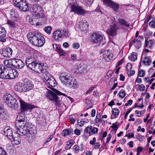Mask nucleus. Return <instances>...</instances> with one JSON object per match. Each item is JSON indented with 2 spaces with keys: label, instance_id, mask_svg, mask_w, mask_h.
Returning <instances> with one entry per match:
<instances>
[{
  "label": "nucleus",
  "instance_id": "54",
  "mask_svg": "<svg viewBox=\"0 0 155 155\" xmlns=\"http://www.w3.org/2000/svg\"><path fill=\"white\" fill-rule=\"evenodd\" d=\"M87 121H84L83 120H81L80 121L79 120H78V123L79 125V126H82L83 125H84V122H87Z\"/></svg>",
  "mask_w": 155,
  "mask_h": 155
},
{
  "label": "nucleus",
  "instance_id": "52",
  "mask_svg": "<svg viewBox=\"0 0 155 155\" xmlns=\"http://www.w3.org/2000/svg\"><path fill=\"white\" fill-rule=\"evenodd\" d=\"M132 65L130 63H128L126 66V69L127 71H129L132 68Z\"/></svg>",
  "mask_w": 155,
  "mask_h": 155
},
{
  "label": "nucleus",
  "instance_id": "43",
  "mask_svg": "<svg viewBox=\"0 0 155 155\" xmlns=\"http://www.w3.org/2000/svg\"><path fill=\"white\" fill-rule=\"evenodd\" d=\"M92 127V126H89L87 127L84 129V133L88 134L89 136L92 135L91 130Z\"/></svg>",
  "mask_w": 155,
  "mask_h": 155
},
{
  "label": "nucleus",
  "instance_id": "3",
  "mask_svg": "<svg viewBox=\"0 0 155 155\" xmlns=\"http://www.w3.org/2000/svg\"><path fill=\"white\" fill-rule=\"evenodd\" d=\"M52 90L54 91L48 90L47 92V97L48 99L53 101V103H54L56 105H59L60 102L59 101V98L57 95H62L64 96H66V95L56 89H52Z\"/></svg>",
  "mask_w": 155,
  "mask_h": 155
},
{
  "label": "nucleus",
  "instance_id": "21",
  "mask_svg": "<svg viewBox=\"0 0 155 155\" xmlns=\"http://www.w3.org/2000/svg\"><path fill=\"white\" fill-rule=\"evenodd\" d=\"M6 31L4 28L0 26V41L4 42L6 41Z\"/></svg>",
  "mask_w": 155,
  "mask_h": 155
},
{
  "label": "nucleus",
  "instance_id": "16",
  "mask_svg": "<svg viewBox=\"0 0 155 155\" xmlns=\"http://www.w3.org/2000/svg\"><path fill=\"white\" fill-rule=\"evenodd\" d=\"M66 86L73 89H77L79 87V84L76 80L72 78L71 79Z\"/></svg>",
  "mask_w": 155,
  "mask_h": 155
},
{
  "label": "nucleus",
  "instance_id": "11",
  "mask_svg": "<svg viewBox=\"0 0 155 155\" xmlns=\"http://www.w3.org/2000/svg\"><path fill=\"white\" fill-rule=\"evenodd\" d=\"M23 82V87L24 88V92L28 91L31 89L33 87V85L31 81L27 78H23L22 79Z\"/></svg>",
  "mask_w": 155,
  "mask_h": 155
},
{
  "label": "nucleus",
  "instance_id": "45",
  "mask_svg": "<svg viewBox=\"0 0 155 155\" xmlns=\"http://www.w3.org/2000/svg\"><path fill=\"white\" fill-rule=\"evenodd\" d=\"M7 24L12 28H14L15 25V23L14 21L9 20L7 21Z\"/></svg>",
  "mask_w": 155,
  "mask_h": 155
},
{
  "label": "nucleus",
  "instance_id": "17",
  "mask_svg": "<svg viewBox=\"0 0 155 155\" xmlns=\"http://www.w3.org/2000/svg\"><path fill=\"white\" fill-rule=\"evenodd\" d=\"M78 25L79 28L82 32L85 33L87 31L88 24L85 20L80 21Z\"/></svg>",
  "mask_w": 155,
  "mask_h": 155
},
{
  "label": "nucleus",
  "instance_id": "50",
  "mask_svg": "<svg viewBox=\"0 0 155 155\" xmlns=\"http://www.w3.org/2000/svg\"><path fill=\"white\" fill-rule=\"evenodd\" d=\"M145 75V72L143 70L140 71L138 73V75L140 77H143Z\"/></svg>",
  "mask_w": 155,
  "mask_h": 155
},
{
  "label": "nucleus",
  "instance_id": "56",
  "mask_svg": "<svg viewBox=\"0 0 155 155\" xmlns=\"http://www.w3.org/2000/svg\"><path fill=\"white\" fill-rule=\"evenodd\" d=\"M139 86V89L140 91H143L145 89V86H144L143 84H141L140 85H137Z\"/></svg>",
  "mask_w": 155,
  "mask_h": 155
},
{
  "label": "nucleus",
  "instance_id": "55",
  "mask_svg": "<svg viewBox=\"0 0 155 155\" xmlns=\"http://www.w3.org/2000/svg\"><path fill=\"white\" fill-rule=\"evenodd\" d=\"M96 142V138L95 137H94L93 138L92 140H91L90 141L89 143L90 144H91L92 145H93L95 144Z\"/></svg>",
  "mask_w": 155,
  "mask_h": 155
},
{
  "label": "nucleus",
  "instance_id": "8",
  "mask_svg": "<svg viewBox=\"0 0 155 155\" xmlns=\"http://www.w3.org/2000/svg\"><path fill=\"white\" fill-rule=\"evenodd\" d=\"M40 2L39 1H37L36 4L32 6V11L34 13L37 12L35 15H38L41 18L44 17L43 11L42 10L41 6L40 5Z\"/></svg>",
  "mask_w": 155,
  "mask_h": 155
},
{
  "label": "nucleus",
  "instance_id": "35",
  "mask_svg": "<svg viewBox=\"0 0 155 155\" xmlns=\"http://www.w3.org/2000/svg\"><path fill=\"white\" fill-rule=\"evenodd\" d=\"M17 120L18 121H25L26 118L25 116L24 113L23 112L21 111V112L19 114L17 117Z\"/></svg>",
  "mask_w": 155,
  "mask_h": 155
},
{
  "label": "nucleus",
  "instance_id": "24",
  "mask_svg": "<svg viewBox=\"0 0 155 155\" xmlns=\"http://www.w3.org/2000/svg\"><path fill=\"white\" fill-rule=\"evenodd\" d=\"M53 38L55 39L59 38H62V31L61 29H59L55 31L53 34Z\"/></svg>",
  "mask_w": 155,
  "mask_h": 155
},
{
  "label": "nucleus",
  "instance_id": "26",
  "mask_svg": "<svg viewBox=\"0 0 155 155\" xmlns=\"http://www.w3.org/2000/svg\"><path fill=\"white\" fill-rule=\"evenodd\" d=\"M9 71H8L7 69H4L3 71H2L1 73L0 74V78L3 79H8L9 78Z\"/></svg>",
  "mask_w": 155,
  "mask_h": 155
},
{
  "label": "nucleus",
  "instance_id": "1",
  "mask_svg": "<svg viewBox=\"0 0 155 155\" xmlns=\"http://www.w3.org/2000/svg\"><path fill=\"white\" fill-rule=\"evenodd\" d=\"M15 133L21 136L27 135L30 137H32L34 134L29 127V124L26 123V121H16L15 123Z\"/></svg>",
  "mask_w": 155,
  "mask_h": 155
},
{
  "label": "nucleus",
  "instance_id": "20",
  "mask_svg": "<svg viewBox=\"0 0 155 155\" xmlns=\"http://www.w3.org/2000/svg\"><path fill=\"white\" fill-rule=\"evenodd\" d=\"M13 67L18 69L22 68L24 66L25 64L22 61L18 59H14Z\"/></svg>",
  "mask_w": 155,
  "mask_h": 155
},
{
  "label": "nucleus",
  "instance_id": "7",
  "mask_svg": "<svg viewBox=\"0 0 155 155\" xmlns=\"http://www.w3.org/2000/svg\"><path fill=\"white\" fill-rule=\"evenodd\" d=\"M12 2L15 6L19 8L22 11H27L28 6V4L27 3L26 1H20L19 2H17V1H12Z\"/></svg>",
  "mask_w": 155,
  "mask_h": 155
},
{
  "label": "nucleus",
  "instance_id": "46",
  "mask_svg": "<svg viewBox=\"0 0 155 155\" xmlns=\"http://www.w3.org/2000/svg\"><path fill=\"white\" fill-rule=\"evenodd\" d=\"M4 109L1 106L0 107V118L3 119L5 115Z\"/></svg>",
  "mask_w": 155,
  "mask_h": 155
},
{
  "label": "nucleus",
  "instance_id": "32",
  "mask_svg": "<svg viewBox=\"0 0 155 155\" xmlns=\"http://www.w3.org/2000/svg\"><path fill=\"white\" fill-rule=\"evenodd\" d=\"M116 22L117 23H119L121 25H123L127 27H129L130 26L129 24L123 19L118 18Z\"/></svg>",
  "mask_w": 155,
  "mask_h": 155
},
{
  "label": "nucleus",
  "instance_id": "12",
  "mask_svg": "<svg viewBox=\"0 0 155 155\" xmlns=\"http://www.w3.org/2000/svg\"><path fill=\"white\" fill-rule=\"evenodd\" d=\"M103 53V57L107 61H109L112 59L113 54L110 50H101V54Z\"/></svg>",
  "mask_w": 155,
  "mask_h": 155
},
{
  "label": "nucleus",
  "instance_id": "23",
  "mask_svg": "<svg viewBox=\"0 0 155 155\" xmlns=\"http://www.w3.org/2000/svg\"><path fill=\"white\" fill-rule=\"evenodd\" d=\"M40 18L39 15H34L31 17L29 19V22L32 25H37L38 23V18Z\"/></svg>",
  "mask_w": 155,
  "mask_h": 155
},
{
  "label": "nucleus",
  "instance_id": "53",
  "mask_svg": "<svg viewBox=\"0 0 155 155\" xmlns=\"http://www.w3.org/2000/svg\"><path fill=\"white\" fill-rule=\"evenodd\" d=\"M149 25L153 28H155V21H150L149 23Z\"/></svg>",
  "mask_w": 155,
  "mask_h": 155
},
{
  "label": "nucleus",
  "instance_id": "37",
  "mask_svg": "<svg viewBox=\"0 0 155 155\" xmlns=\"http://www.w3.org/2000/svg\"><path fill=\"white\" fill-rule=\"evenodd\" d=\"M151 63V61L149 57H146L142 61V64L144 65L148 66Z\"/></svg>",
  "mask_w": 155,
  "mask_h": 155
},
{
  "label": "nucleus",
  "instance_id": "40",
  "mask_svg": "<svg viewBox=\"0 0 155 155\" xmlns=\"http://www.w3.org/2000/svg\"><path fill=\"white\" fill-rule=\"evenodd\" d=\"M153 44V40H150L149 41L146 40L144 47L145 48H150Z\"/></svg>",
  "mask_w": 155,
  "mask_h": 155
},
{
  "label": "nucleus",
  "instance_id": "14",
  "mask_svg": "<svg viewBox=\"0 0 155 155\" xmlns=\"http://www.w3.org/2000/svg\"><path fill=\"white\" fill-rule=\"evenodd\" d=\"M19 101L20 103L21 108L23 112L31 110L35 107L34 105L26 103L20 98H19Z\"/></svg>",
  "mask_w": 155,
  "mask_h": 155
},
{
  "label": "nucleus",
  "instance_id": "38",
  "mask_svg": "<svg viewBox=\"0 0 155 155\" xmlns=\"http://www.w3.org/2000/svg\"><path fill=\"white\" fill-rule=\"evenodd\" d=\"M12 143L14 144L18 145L21 143V139L19 137H15L12 139Z\"/></svg>",
  "mask_w": 155,
  "mask_h": 155
},
{
  "label": "nucleus",
  "instance_id": "42",
  "mask_svg": "<svg viewBox=\"0 0 155 155\" xmlns=\"http://www.w3.org/2000/svg\"><path fill=\"white\" fill-rule=\"evenodd\" d=\"M101 115L98 113H97L96 114L95 121L96 123H101L104 121L103 120L101 119Z\"/></svg>",
  "mask_w": 155,
  "mask_h": 155
},
{
  "label": "nucleus",
  "instance_id": "48",
  "mask_svg": "<svg viewBox=\"0 0 155 155\" xmlns=\"http://www.w3.org/2000/svg\"><path fill=\"white\" fill-rule=\"evenodd\" d=\"M91 134L92 135L93 134H95L97 133L98 131V129L97 127H92L91 128Z\"/></svg>",
  "mask_w": 155,
  "mask_h": 155
},
{
  "label": "nucleus",
  "instance_id": "6",
  "mask_svg": "<svg viewBox=\"0 0 155 155\" xmlns=\"http://www.w3.org/2000/svg\"><path fill=\"white\" fill-rule=\"evenodd\" d=\"M71 11L79 15H82L86 13V11L84 10L82 7L78 5H76L74 2L71 4Z\"/></svg>",
  "mask_w": 155,
  "mask_h": 155
},
{
  "label": "nucleus",
  "instance_id": "4",
  "mask_svg": "<svg viewBox=\"0 0 155 155\" xmlns=\"http://www.w3.org/2000/svg\"><path fill=\"white\" fill-rule=\"evenodd\" d=\"M3 99L6 104L12 108H17L19 106L18 102L9 93H7L4 94Z\"/></svg>",
  "mask_w": 155,
  "mask_h": 155
},
{
  "label": "nucleus",
  "instance_id": "41",
  "mask_svg": "<svg viewBox=\"0 0 155 155\" xmlns=\"http://www.w3.org/2000/svg\"><path fill=\"white\" fill-rule=\"evenodd\" d=\"M74 141L72 140H68L67 144V145L65 147V148L66 150L70 149L73 144H74Z\"/></svg>",
  "mask_w": 155,
  "mask_h": 155
},
{
  "label": "nucleus",
  "instance_id": "2",
  "mask_svg": "<svg viewBox=\"0 0 155 155\" xmlns=\"http://www.w3.org/2000/svg\"><path fill=\"white\" fill-rule=\"evenodd\" d=\"M27 37L31 42L36 46L42 47L45 43L44 38L38 31L29 32Z\"/></svg>",
  "mask_w": 155,
  "mask_h": 155
},
{
  "label": "nucleus",
  "instance_id": "29",
  "mask_svg": "<svg viewBox=\"0 0 155 155\" xmlns=\"http://www.w3.org/2000/svg\"><path fill=\"white\" fill-rule=\"evenodd\" d=\"M119 113L120 111L117 108H115L112 109L111 119H113L117 118L118 116Z\"/></svg>",
  "mask_w": 155,
  "mask_h": 155
},
{
  "label": "nucleus",
  "instance_id": "64",
  "mask_svg": "<svg viewBox=\"0 0 155 155\" xmlns=\"http://www.w3.org/2000/svg\"><path fill=\"white\" fill-rule=\"evenodd\" d=\"M74 149L76 152H78L79 150V147L76 145L74 146Z\"/></svg>",
  "mask_w": 155,
  "mask_h": 155
},
{
  "label": "nucleus",
  "instance_id": "5",
  "mask_svg": "<svg viewBox=\"0 0 155 155\" xmlns=\"http://www.w3.org/2000/svg\"><path fill=\"white\" fill-rule=\"evenodd\" d=\"M43 80L48 88L51 90L55 89L53 87L57 85V83L54 78L50 74L46 73L44 75Z\"/></svg>",
  "mask_w": 155,
  "mask_h": 155
},
{
  "label": "nucleus",
  "instance_id": "31",
  "mask_svg": "<svg viewBox=\"0 0 155 155\" xmlns=\"http://www.w3.org/2000/svg\"><path fill=\"white\" fill-rule=\"evenodd\" d=\"M13 59L5 60L4 61L5 67L4 68L7 69L8 68H9L11 66L13 67Z\"/></svg>",
  "mask_w": 155,
  "mask_h": 155
},
{
  "label": "nucleus",
  "instance_id": "15",
  "mask_svg": "<svg viewBox=\"0 0 155 155\" xmlns=\"http://www.w3.org/2000/svg\"><path fill=\"white\" fill-rule=\"evenodd\" d=\"M103 4L112 8L115 11L117 12L119 8L118 5L112 1H103Z\"/></svg>",
  "mask_w": 155,
  "mask_h": 155
},
{
  "label": "nucleus",
  "instance_id": "61",
  "mask_svg": "<svg viewBox=\"0 0 155 155\" xmlns=\"http://www.w3.org/2000/svg\"><path fill=\"white\" fill-rule=\"evenodd\" d=\"M96 145H94V148L95 149H97L100 147L101 146V144L99 143H96Z\"/></svg>",
  "mask_w": 155,
  "mask_h": 155
},
{
  "label": "nucleus",
  "instance_id": "13",
  "mask_svg": "<svg viewBox=\"0 0 155 155\" xmlns=\"http://www.w3.org/2000/svg\"><path fill=\"white\" fill-rule=\"evenodd\" d=\"M103 38V35L98 33H93L91 35V41L94 43H100Z\"/></svg>",
  "mask_w": 155,
  "mask_h": 155
},
{
  "label": "nucleus",
  "instance_id": "47",
  "mask_svg": "<svg viewBox=\"0 0 155 155\" xmlns=\"http://www.w3.org/2000/svg\"><path fill=\"white\" fill-rule=\"evenodd\" d=\"M57 52L59 54L60 56H64L66 53L65 51L61 48L58 49Z\"/></svg>",
  "mask_w": 155,
  "mask_h": 155
},
{
  "label": "nucleus",
  "instance_id": "27",
  "mask_svg": "<svg viewBox=\"0 0 155 155\" xmlns=\"http://www.w3.org/2000/svg\"><path fill=\"white\" fill-rule=\"evenodd\" d=\"M18 75V73L15 70L9 71V79H12L17 77Z\"/></svg>",
  "mask_w": 155,
  "mask_h": 155
},
{
  "label": "nucleus",
  "instance_id": "10",
  "mask_svg": "<svg viewBox=\"0 0 155 155\" xmlns=\"http://www.w3.org/2000/svg\"><path fill=\"white\" fill-rule=\"evenodd\" d=\"M59 75L60 80L62 83L65 85L67 84L72 78L69 74L66 72H63L60 74Z\"/></svg>",
  "mask_w": 155,
  "mask_h": 155
},
{
  "label": "nucleus",
  "instance_id": "33",
  "mask_svg": "<svg viewBox=\"0 0 155 155\" xmlns=\"http://www.w3.org/2000/svg\"><path fill=\"white\" fill-rule=\"evenodd\" d=\"M133 45L137 49L141 47V41L140 39L139 40L138 38H135L133 40Z\"/></svg>",
  "mask_w": 155,
  "mask_h": 155
},
{
  "label": "nucleus",
  "instance_id": "25",
  "mask_svg": "<svg viewBox=\"0 0 155 155\" xmlns=\"http://www.w3.org/2000/svg\"><path fill=\"white\" fill-rule=\"evenodd\" d=\"M15 90L17 91L21 92H24L23 84L21 82L18 83L14 86Z\"/></svg>",
  "mask_w": 155,
  "mask_h": 155
},
{
  "label": "nucleus",
  "instance_id": "19",
  "mask_svg": "<svg viewBox=\"0 0 155 155\" xmlns=\"http://www.w3.org/2000/svg\"><path fill=\"white\" fill-rule=\"evenodd\" d=\"M12 49L8 47L2 49V54L4 57L9 58L12 56Z\"/></svg>",
  "mask_w": 155,
  "mask_h": 155
},
{
  "label": "nucleus",
  "instance_id": "36",
  "mask_svg": "<svg viewBox=\"0 0 155 155\" xmlns=\"http://www.w3.org/2000/svg\"><path fill=\"white\" fill-rule=\"evenodd\" d=\"M137 54L135 52H132L130 55L129 56L128 59L129 60L134 61L137 59Z\"/></svg>",
  "mask_w": 155,
  "mask_h": 155
},
{
  "label": "nucleus",
  "instance_id": "22",
  "mask_svg": "<svg viewBox=\"0 0 155 155\" xmlns=\"http://www.w3.org/2000/svg\"><path fill=\"white\" fill-rule=\"evenodd\" d=\"M39 66V63L36 62L35 61L29 65L28 67L31 70L37 73L38 71H39V70L38 69Z\"/></svg>",
  "mask_w": 155,
  "mask_h": 155
},
{
  "label": "nucleus",
  "instance_id": "59",
  "mask_svg": "<svg viewBox=\"0 0 155 155\" xmlns=\"http://www.w3.org/2000/svg\"><path fill=\"white\" fill-rule=\"evenodd\" d=\"M143 148L141 147H138L137 149V155H139L140 152L142 151Z\"/></svg>",
  "mask_w": 155,
  "mask_h": 155
},
{
  "label": "nucleus",
  "instance_id": "51",
  "mask_svg": "<svg viewBox=\"0 0 155 155\" xmlns=\"http://www.w3.org/2000/svg\"><path fill=\"white\" fill-rule=\"evenodd\" d=\"M80 47V45L78 43H74L73 44V48L75 49H77Z\"/></svg>",
  "mask_w": 155,
  "mask_h": 155
},
{
  "label": "nucleus",
  "instance_id": "28",
  "mask_svg": "<svg viewBox=\"0 0 155 155\" xmlns=\"http://www.w3.org/2000/svg\"><path fill=\"white\" fill-rule=\"evenodd\" d=\"M36 58L33 56V57H28L26 59L25 63L28 67L29 65L36 61Z\"/></svg>",
  "mask_w": 155,
  "mask_h": 155
},
{
  "label": "nucleus",
  "instance_id": "62",
  "mask_svg": "<svg viewBox=\"0 0 155 155\" xmlns=\"http://www.w3.org/2000/svg\"><path fill=\"white\" fill-rule=\"evenodd\" d=\"M135 113L137 117L142 116V114L139 111L136 110L135 111Z\"/></svg>",
  "mask_w": 155,
  "mask_h": 155
},
{
  "label": "nucleus",
  "instance_id": "60",
  "mask_svg": "<svg viewBox=\"0 0 155 155\" xmlns=\"http://www.w3.org/2000/svg\"><path fill=\"white\" fill-rule=\"evenodd\" d=\"M133 103V101L132 100H128L127 103L125 104V105L126 106H128L129 105H131Z\"/></svg>",
  "mask_w": 155,
  "mask_h": 155
},
{
  "label": "nucleus",
  "instance_id": "44",
  "mask_svg": "<svg viewBox=\"0 0 155 155\" xmlns=\"http://www.w3.org/2000/svg\"><path fill=\"white\" fill-rule=\"evenodd\" d=\"M44 30L47 34H50L52 30V28L51 26H46L44 28Z\"/></svg>",
  "mask_w": 155,
  "mask_h": 155
},
{
  "label": "nucleus",
  "instance_id": "57",
  "mask_svg": "<svg viewBox=\"0 0 155 155\" xmlns=\"http://www.w3.org/2000/svg\"><path fill=\"white\" fill-rule=\"evenodd\" d=\"M119 95L120 97H121L122 98H124L125 95V92L124 91H121L119 93Z\"/></svg>",
  "mask_w": 155,
  "mask_h": 155
},
{
  "label": "nucleus",
  "instance_id": "39",
  "mask_svg": "<svg viewBox=\"0 0 155 155\" xmlns=\"http://www.w3.org/2000/svg\"><path fill=\"white\" fill-rule=\"evenodd\" d=\"M71 129H67L64 130L62 133V135L64 137H66L71 134Z\"/></svg>",
  "mask_w": 155,
  "mask_h": 155
},
{
  "label": "nucleus",
  "instance_id": "58",
  "mask_svg": "<svg viewBox=\"0 0 155 155\" xmlns=\"http://www.w3.org/2000/svg\"><path fill=\"white\" fill-rule=\"evenodd\" d=\"M74 133L77 135H79L81 134V131L79 130L76 129L74 130Z\"/></svg>",
  "mask_w": 155,
  "mask_h": 155
},
{
  "label": "nucleus",
  "instance_id": "18",
  "mask_svg": "<svg viewBox=\"0 0 155 155\" xmlns=\"http://www.w3.org/2000/svg\"><path fill=\"white\" fill-rule=\"evenodd\" d=\"M3 134L6 136L8 139L10 140H12L13 138V134L12 130L9 127H5L3 130Z\"/></svg>",
  "mask_w": 155,
  "mask_h": 155
},
{
  "label": "nucleus",
  "instance_id": "49",
  "mask_svg": "<svg viewBox=\"0 0 155 155\" xmlns=\"http://www.w3.org/2000/svg\"><path fill=\"white\" fill-rule=\"evenodd\" d=\"M0 155H6V152L4 149L0 147Z\"/></svg>",
  "mask_w": 155,
  "mask_h": 155
},
{
  "label": "nucleus",
  "instance_id": "34",
  "mask_svg": "<svg viewBox=\"0 0 155 155\" xmlns=\"http://www.w3.org/2000/svg\"><path fill=\"white\" fill-rule=\"evenodd\" d=\"M61 30L62 31V38L64 37L67 38L69 37L70 34L68 29L63 28L61 29Z\"/></svg>",
  "mask_w": 155,
  "mask_h": 155
},
{
  "label": "nucleus",
  "instance_id": "30",
  "mask_svg": "<svg viewBox=\"0 0 155 155\" xmlns=\"http://www.w3.org/2000/svg\"><path fill=\"white\" fill-rule=\"evenodd\" d=\"M39 67L38 68V69L39 70V71H38L37 73H40L42 72V73H44L46 72V70L48 68V66L46 65V64H44L41 63H39Z\"/></svg>",
  "mask_w": 155,
  "mask_h": 155
},
{
  "label": "nucleus",
  "instance_id": "63",
  "mask_svg": "<svg viewBox=\"0 0 155 155\" xmlns=\"http://www.w3.org/2000/svg\"><path fill=\"white\" fill-rule=\"evenodd\" d=\"M96 110L94 109H93L91 110V116L92 117H94L95 115Z\"/></svg>",
  "mask_w": 155,
  "mask_h": 155
},
{
  "label": "nucleus",
  "instance_id": "9",
  "mask_svg": "<svg viewBox=\"0 0 155 155\" xmlns=\"http://www.w3.org/2000/svg\"><path fill=\"white\" fill-rule=\"evenodd\" d=\"M119 29L118 26L116 24L111 25L107 29V33L111 36H115L117 34Z\"/></svg>",
  "mask_w": 155,
  "mask_h": 155
}]
</instances>
